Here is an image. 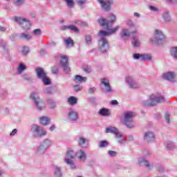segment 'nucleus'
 <instances>
[{"label": "nucleus", "instance_id": "nucleus-36", "mask_svg": "<svg viewBox=\"0 0 177 177\" xmlns=\"http://www.w3.org/2000/svg\"><path fill=\"white\" fill-rule=\"evenodd\" d=\"M64 1L66 2L68 8H74V0H64Z\"/></svg>", "mask_w": 177, "mask_h": 177}, {"label": "nucleus", "instance_id": "nucleus-33", "mask_svg": "<svg viewBox=\"0 0 177 177\" xmlns=\"http://www.w3.org/2000/svg\"><path fill=\"white\" fill-rule=\"evenodd\" d=\"M165 146L169 150H174V149H175V144H174V142L171 141H168L166 142Z\"/></svg>", "mask_w": 177, "mask_h": 177}, {"label": "nucleus", "instance_id": "nucleus-27", "mask_svg": "<svg viewBox=\"0 0 177 177\" xmlns=\"http://www.w3.org/2000/svg\"><path fill=\"white\" fill-rule=\"evenodd\" d=\"M87 78L86 77H82L80 75H77L75 77V82H85L86 81Z\"/></svg>", "mask_w": 177, "mask_h": 177}, {"label": "nucleus", "instance_id": "nucleus-12", "mask_svg": "<svg viewBox=\"0 0 177 177\" xmlns=\"http://www.w3.org/2000/svg\"><path fill=\"white\" fill-rule=\"evenodd\" d=\"M101 88L103 92H105L106 93H111V86H110V82L107 78L101 80Z\"/></svg>", "mask_w": 177, "mask_h": 177}, {"label": "nucleus", "instance_id": "nucleus-58", "mask_svg": "<svg viewBox=\"0 0 177 177\" xmlns=\"http://www.w3.org/2000/svg\"><path fill=\"white\" fill-rule=\"evenodd\" d=\"M0 31H6V28L0 26Z\"/></svg>", "mask_w": 177, "mask_h": 177}, {"label": "nucleus", "instance_id": "nucleus-45", "mask_svg": "<svg viewBox=\"0 0 177 177\" xmlns=\"http://www.w3.org/2000/svg\"><path fill=\"white\" fill-rule=\"evenodd\" d=\"M149 8L151 12H158V8L156 6H149Z\"/></svg>", "mask_w": 177, "mask_h": 177}, {"label": "nucleus", "instance_id": "nucleus-6", "mask_svg": "<svg viewBox=\"0 0 177 177\" xmlns=\"http://www.w3.org/2000/svg\"><path fill=\"white\" fill-rule=\"evenodd\" d=\"M52 140L49 139L45 140L37 147V154H44L52 146Z\"/></svg>", "mask_w": 177, "mask_h": 177}, {"label": "nucleus", "instance_id": "nucleus-16", "mask_svg": "<svg viewBox=\"0 0 177 177\" xmlns=\"http://www.w3.org/2000/svg\"><path fill=\"white\" fill-rule=\"evenodd\" d=\"M144 139L145 142H148V143H151V142H154L156 140V136L154 133L151 131H148L145 133Z\"/></svg>", "mask_w": 177, "mask_h": 177}, {"label": "nucleus", "instance_id": "nucleus-51", "mask_svg": "<svg viewBox=\"0 0 177 177\" xmlns=\"http://www.w3.org/2000/svg\"><path fill=\"white\" fill-rule=\"evenodd\" d=\"M133 59H142V55H140V54H134L133 55Z\"/></svg>", "mask_w": 177, "mask_h": 177}, {"label": "nucleus", "instance_id": "nucleus-3", "mask_svg": "<svg viewBox=\"0 0 177 177\" xmlns=\"http://www.w3.org/2000/svg\"><path fill=\"white\" fill-rule=\"evenodd\" d=\"M136 115L135 113L132 111L124 112L123 115L121 117L120 121L127 127V128H133L135 124L133 123V117Z\"/></svg>", "mask_w": 177, "mask_h": 177}, {"label": "nucleus", "instance_id": "nucleus-39", "mask_svg": "<svg viewBox=\"0 0 177 177\" xmlns=\"http://www.w3.org/2000/svg\"><path fill=\"white\" fill-rule=\"evenodd\" d=\"M33 35L35 37H38L39 35H41L42 34L41 29H35L32 31Z\"/></svg>", "mask_w": 177, "mask_h": 177}, {"label": "nucleus", "instance_id": "nucleus-4", "mask_svg": "<svg viewBox=\"0 0 177 177\" xmlns=\"http://www.w3.org/2000/svg\"><path fill=\"white\" fill-rule=\"evenodd\" d=\"M165 39V35L159 29H156L153 33V37L150 39L151 44H155L156 45H160L162 44Z\"/></svg>", "mask_w": 177, "mask_h": 177}, {"label": "nucleus", "instance_id": "nucleus-13", "mask_svg": "<svg viewBox=\"0 0 177 177\" xmlns=\"http://www.w3.org/2000/svg\"><path fill=\"white\" fill-rule=\"evenodd\" d=\"M60 64L65 73H70L71 69L70 67H68V57H67V56L64 55L61 57Z\"/></svg>", "mask_w": 177, "mask_h": 177}, {"label": "nucleus", "instance_id": "nucleus-30", "mask_svg": "<svg viewBox=\"0 0 177 177\" xmlns=\"http://www.w3.org/2000/svg\"><path fill=\"white\" fill-rule=\"evenodd\" d=\"M100 115H104V116H107V115H110V110L105 109V108H102L99 111Z\"/></svg>", "mask_w": 177, "mask_h": 177}, {"label": "nucleus", "instance_id": "nucleus-44", "mask_svg": "<svg viewBox=\"0 0 177 177\" xmlns=\"http://www.w3.org/2000/svg\"><path fill=\"white\" fill-rule=\"evenodd\" d=\"M107 145H109V142H107V141H101L99 143V147H106Z\"/></svg>", "mask_w": 177, "mask_h": 177}, {"label": "nucleus", "instance_id": "nucleus-46", "mask_svg": "<svg viewBox=\"0 0 177 177\" xmlns=\"http://www.w3.org/2000/svg\"><path fill=\"white\" fill-rule=\"evenodd\" d=\"M76 2L79 6H81L82 5H84L85 2H86V0H76Z\"/></svg>", "mask_w": 177, "mask_h": 177}, {"label": "nucleus", "instance_id": "nucleus-63", "mask_svg": "<svg viewBox=\"0 0 177 177\" xmlns=\"http://www.w3.org/2000/svg\"><path fill=\"white\" fill-rule=\"evenodd\" d=\"M82 26H86V24L85 23H82Z\"/></svg>", "mask_w": 177, "mask_h": 177}, {"label": "nucleus", "instance_id": "nucleus-23", "mask_svg": "<svg viewBox=\"0 0 177 177\" xmlns=\"http://www.w3.org/2000/svg\"><path fill=\"white\" fill-rule=\"evenodd\" d=\"M131 44L134 48H139L140 46V41L137 35L133 36Z\"/></svg>", "mask_w": 177, "mask_h": 177}, {"label": "nucleus", "instance_id": "nucleus-40", "mask_svg": "<svg viewBox=\"0 0 177 177\" xmlns=\"http://www.w3.org/2000/svg\"><path fill=\"white\" fill-rule=\"evenodd\" d=\"M26 0H14V3L17 6H20V5H23V3H24V1Z\"/></svg>", "mask_w": 177, "mask_h": 177}, {"label": "nucleus", "instance_id": "nucleus-2", "mask_svg": "<svg viewBox=\"0 0 177 177\" xmlns=\"http://www.w3.org/2000/svg\"><path fill=\"white\" fill-rule=\"evenodd\" d=\"M165 101L164 96L160 93H155L151 94L147 100L143 101L142 104L143 106H156L157 103H162Z\"/></svg>", "mask_w": 177, "mask_h": 177}, {"label": "nucleus", "instance_id": "nucleus-11", "mask_svg": "<svg viewBox=\"0 0 177 177\" xmlns=\"http://www.w3.org/2000/svg\"><path fill=\"white\" fill-rule=\"evenodd\" d=\"M97 2L100 3L102 9L108 12L111 9V5L114 3L113 0H97Z\"/></svg>", "mask_w": 177, "mask_h": 177}, {"label": "nucleus", "instance_id": "nucleus-47", "mask_svg": "<svg viewBox=\"0 0 177 177\" xmlns=\"http://www.w3.org/2000/svg\"><path fill=\"white\" fill-rule=\"evenodd\" d=\"M74 90L76 91V92H78L80 91H82V86H80V85H76L74 86Z\"/></svg>", "mask_w": 177, "mask_h": 177}, {"label": "nucleus", "instance_id": "nucleus-59", "mask_svg": "<svg viewBox=\"0 0 177 177\" xmlns=\"http://www.w3.org/2000/svg\"><path fill=\"white\" fill-rule=\"evenodd\" d=\"M134 16H135L136 17H140V14H139V13H138V12H135V13H134Z\"/></svg>", "mask_w": 177, "mask_h": 177}, {"label": "nucleus", "instance_id": "nucleus-55", "mask_svg": "<svg viewBox=\"0 0 177 177\" xmlns=\"http://www.w3.org/2000/svg\"><path fill=\"white\" fill-rule=\"evenodd\" d=\"M95 91H96L95 88H90L88 89V93H93L95 92Z\"/></svg>", "mask_w": 177, "mask_h": 177}, {"label": "nucleus", "instance_id": "nucleus-34", "mask_svg": "<svg viewBox=\"0 0 177 177\" xmlns=\"http://www.w3.org/2000/svg\"><path fill=\"white\" fill-rule=\"evenodd\" d=\"M163 20H165L166 22L171 21V17L169 16V12H165L162 15Z\"/></svg>", "mask_w": 177, "mask_h": 177}, {"label": "nucleus", "instance_id": "nucleus-32", "mask_svg": "<svg viewBox=\"0 0 177 177\" xmlns=\"http://www.w3.org/2000/svg\"><path fill=\"white\" fill-rule=\"evenodd\" d=\"M47 104L50 109H55V107H56V102L52 99L48 100Z\"/></svg>", "mask_w": 177, "mask_h": 177}, {"label": "nucleus", "instance_id": "nucleus-7", "mask_svg": "<svg viewBox=\"0 0 177 177\" xmlns=\"http://www.w3.org/2000/svg\"><path fill=\"white\" fill-rule=\"evenodd\" d=\"M37 77L41 80L44 85H50V79L46 76V73L41 68L36 69Z\"/></svg>", "mask_w": 177, "mask_h": 177}, {"label": "nucleus", "instance_id": "nucleus-20", "mask_svg": "<svg viewBox=\"0 0 177 177\" xmlns=\"http://www.w3.org/2000/svg\"><path fill=\"white\" fill-rule=\"evenodd\" d=\"M76 157L80 161H85L86 160V153L84 150H79L76 153Z\"/></svg>", "mask_w": 177, "mask_h": 177}, {"label": "nucleus", "instance_id": "nucleus-52", "mask_svg": "<svg viewBox=\"0 0 177 177\" xmlns=\"http://www.w3.org/2000/svg\"><path fill=\"white\" fill-rule=\"evenodd\" d=\"M165 118L166 122H167V124H169V113H166L165 115Z\"/></svg>", "mask_w": 177, "mask_h": 177}, {"label": "nucleus", "instance_id": "nucleus-21", "mask_svg": "<svg viewBox=\"0 0 177 177\" xmlns=\"http://www.w3.org/2000/svg\"><path fill=\"white\" fill-rule=\"evenodd\" d=\"M120 37L122 39H128L131 37V32L127 28H123L120 32Z\"/></svg>", "mask_w": 177, "mask_h": 177}, {"label": "nucleus", "instance_id": "nucleus-5", "mask_svg": "<svg viewBox=\"0 0 177 177\" xmlns=\"http://www.w3.org/2000/svg\"><path fill=\"white\" fill-rule=\"evenodd\" d=\"M105 132L106 133H113L115 135V138L118 139V142L122 145V143H124V137H122V134L118 131V129L114 127H107L105 130Z\"/></svg>", "mask_w": 177, "mask_h": 177}, {"label": "nucleus", "instance_id": "nucleus-41", "mask_svg": "<svg viewBox=\"0 0 177 177\" xmlns=\"http://www.w3.org/2000/svg\"><path fill=\"white\" fill-rule=\"evenodd\" d=\"M28 52H30V48L28 47H23L22 48V53L23 55H24L25 56L28 55Z\"/></svg>", "mask_w": 177, "mask_h": 177}, {"label": "nucleus", "instance_id": "nucleus-54", "mask_svg": "<svg viewBox=\"0 0 177 177\" xmlns=\"http://www.w3.org/2000/svg\"><path fill=\"white\" fill-rule=\"evenodd\" d=\"M111 104H112V106H117V104H118V101H117V100H112L111 102Z\"/></svg>", "mask_w": 177, "mask_h": 177}, {"label": "nucleus", "instance_id": "nucleus-42", "mask_svg": "<svg viewBox=\"0 0 177 177\" xmlns=\"http://www.w3.org/2000/svg\"><path fill=\"white\" fill-rule=\"evenodd\" d=\"M84 71H85V73H92V68H91V66L86 65L83 67Z\"/></svg>", "mask_w": 177, "mask_h": 177}, {"label": "nucleus", "instance_id": "nucleus-38", "mask_svg": "<svg viewBox=\"0 0 177 177\" xmlns=\"http://www.w3.org/2000/svg\"><path fill=\"white\" fill-rule=\"evenodd\" d=\"M141 60H151V55L148 54H142L141 55Z\"/></svg>", "mask_w": 177, "mask_h": 177}, {"label": "nucleus", "instance_id": "nucleus-61", "mask_svg": "<svg viewBox=\"0 0 177 177\" xmlns=\"http://www.w3.org/2000/svg\"><path fill=\"white\" fill-rule=\"evenodd\" d=\"M24 77L25 80H28L29 79L28 76H27L26 75H25L24 76Z\"/></svg>", "mask_w": 177, "mask_h": 177}, {"label": "nucleus", "instance_id": "nucleus-50", "mask_svg": "<svg viewBox=\"0 0 177 177\" xmlns=\"http://www.w3.org/2000/svg\"><path fill=\"white\" fill-rule=\"evenodd\" d=\"M58 71H59V68H57V67L55 66L54 68H52V73L53 74H57Z\"/></svg>", "mask_w": 177, "mask_h": 177}, {"label": "nucleus", "instance_id": "nucleus-29", "mask_svg": "<svg viewBox=\"0 0 177 177\" xmlns=\"http://www.w3.org/2000/svg\"><path fill=\"white\" fill-rule=\"evenodd\" d=\"M77 97L71 96L68 99V103L71 104V106H74V104H77Z\"/></svg>", "mask_w": 177, "mask_h": 177}, {"label": "nucleus", "instance_id": "nucleus-25", "mask_svg": "<svg viewBox=\"0 0 177 177\" xmlns=\"http://www.w3.org/2000/svg\"><path fill=\"white\" fill-rule=\"evenodd\" d=\"M50 122V119L46 116L40 118V124L41 125H48Z\"/></svg>", "mask_w": 177, "mask_h": 177}, {"label": "nucleus", "instance_id": "nucleus-8", "mask_svg": "<svg viewBox=\"0 0 177 177\" xmlns=\"http://www.w3.org/2000/svg\"><path fill=\"white\" fill-rule=\"evenodd\" d=\"M30 97L34 100L35 104L37 110H39L41 111V110L45 109V103H44V101H42V100L39 99V97L38 96V93H32L30 95Z\"/></svg>", "mask_w": 177, "mask_h": 177}, {"label": "nucleus", "instance_id": "nucleus-19", "mask_svg": "<svg viewBox=\"0 0 177 177\" xmlns=\"http://www.w3.org/2000/svg\"><path fill=\"white\" fill-rule=\"evenodd\" d=\"M68 118L71 121H77L78 120V113L74 110H71L68 113Z\"/></svg>", "mask_w": 177, "mask_h": 177}, {"label": "nucleus", "instance_id": "nucleus-15", "mask_svg": "<svg viewBox=\"0 0 177 177\" xmlns=\"http://www.w3.org/2000/svg\"><path fill=\"white\" fill-rule=\"evenodd\" d=\"M126 82L129 88H131L132 89H138V88L140 86L139 84L133 82L132 77L131 76H127L126 77Z\"/></svg>", "mask_w": 177, "mask_h": 177}, {"label": "nucleus", "instance_id": "nucleus-14", "mask_svg": "<svg viewBox=\"0 0 177 177\" xmlns=\"http://www.w3.org/2000/svg\"><path fill=\"white\" fill-rule=\"evenodd\" d=\"M32 131L37 133V136H44L46 135V131L44 130L42 128L37 124H33L32 126Z\"/></svg>", "mask_w": 177, "mask_h": 177}, {"label": "nucleus", "instance_id": "nucleus-57", "mask_svg": "<svg viewBox=\"0 0 177 177\" xmlns=\"http://www.w3.org/2000/svg\"><path fill=\"white\" fill-rule=\"evenodd\" d=\"M56 129V127L55 126V124H53L50 127V131H55V129Z\"/></svg>", "mask_w": 177, "mask_h": 177}, {"label": "nucleus", "instance_id": "nucleus-37", "mask_svg": "<svg viewBox=\"0 0 177 177\" xmlns=\"http://www.w3.org/2000/svg\"><path fill=\"white\" fill-rule=\"evenodd\" d=\"M171 55L174 56L175 58H177V47H172L171 48Z\"/></svg>", "mask_w": 177, "mask_h": 177}, {"label": "nucleus", "instance_id": "nucleus-17", "mask_svg": "<svg viewBox=\"0 0 177 177\" xmlns=\"http://www.w3.org/2000/svg\"><path fill=\"white\" fill-rule=\"evenodd\" d=\"M175 77H176V74L174 72H167L162 75V78H164V80H167L171 82H174Z\"/></svg>", "mask_w": 177, "mask_h": 177}, {"label": "nucleus", "instance_id": "nucleus-9", "mask_svg": "<svg viewBox=\"0 0 177 177\" xmlns=\"http://www.w3.org/2000/svg\"><path fill=\"white\" fill-rule=\"evenodd\" d=\"M14 20L18 23V24H19V26H21L24 30H30L31 24L30 23V21L27 20L26 18H23L21 17H15Z\"/></svg>", "mask_w": 177, "mask_h": 177}, {"label": "nucleus", "instance_id": "nucleus-49", "mask_svg": "<svg viewBox=\"0 0 177 177\" xmlns=\"http://www.w3.org/2000/svg\"><path fill=\"white\" fill-rule=\"evenodd\" d=\"M109 154L111 157H115V156H117V153L114 151H109Z\"/></svg>", "mask_w": 177, "mask_h": 177}, {"label": "nucleus", "instance_id": "nucleus-26", "mask_svg": "<svg viewBox=\"0 0 177 177\" xmlns=\"http://www.w3.org/2000/svg\"><path fill=\"white\" fill-rule=\"evenodd\" d=\"M64 42L66 48H73L74 46V41L71 38L65 39Z\"/></svg>", "mask_w": 177, "mask_h": 177}, {"label": "nucleus", "instance_id": "nucleus-43", "mask_svg": "<svg viewBox=\"0 0 177 177\" xmlns=\"http://www.w3.org/2000/svg\"><path fill=\"white\" fill-rule=\"evenodd\" d=\"M126 24L128 27H135V24H133V21L131 19L127 20Z\"/></svg>", "mask_w": 177, "mask_h": 177}, {"label": "nucleus", "instance_id": "nucleus-56", "mask_svg": "<svg viewBox=\"0 0 177 177\" xmlns=\"http://www.w3.org/2000/svg\"><path fill=\"white\" fill-rule=\"evenodd\" d=\"M44 93H52V89L51 88H46L44 90Z\"/></svg>", "mask_w": 177, "mask_h": 177}, {"label": "nucleus", "instance_id": "nucleus-18", "mask_svg": "<svg viewBox=\"0 0 177 177\" xmlns=\"http://www.w3.org/2000/svg\"><path fill=\"white\" fill-rule=\"evenodd\" d=\"M138 164L140 165H145L147 168H149V169H151V168H153V165L149 163V160H146L145 158H140L138 159Z\"/></svg>", "mask_w": 177, "mask_h": 177}, {"label": "nucleus", "instance_id": "nucleus-28", "mask_svg": "<svg viewBox=\"0 0 177 177\" xmlns=\"http://www.w3.org/2000/svg\"><path fill=\"white\" fill-rule=\"evenodd\" d=\"M68 28L69 30H71L72 31H74L75 32H78V28L74 26L73 25H70V26H62V30H67Z\"/></svg>", "mask_w": 177, "mask_h": 177}, {"label": "nucleus", "instance_id": "nucleus-60", "mask_svg": "<svg viewBox=\"0 0 177 177\" xmlns=\"http://www.w3.org/2000/svg\"><path fill=\"white\" fill-rule=\"evenodd\" d=\"M167 2L175 3L177 2V0H166Z\"/></svg>", "mask_w": 177, "mask_h": 177}, {"label": "nucleus", "instance_id": "nucleus-35", "mask_svg": "<svg viewBox=\"0 0 177 177\" xmlns=\"http://www.w3.org/2000/svg\"><path fill=\"white\" fill-rule=\"evenodd\" d=\"M26 65H24V64H23V63L19 64V67H18L19 74H21L23 73V71H24V70H26Z\"/></svg>", "mask_w": 177, "mask_h": 177}, {"label": "nucleus", "instance_id": "nucleus-48", "mask_svg": "<svg viewBox=\"0 0 177 177\" xmlns=\"http://www.w3.org/2000/svg\"><path fill=\"white\" fill-rule=\"evenodd\" d=\"M91 41H92V38L91 37V36L88 35L86 37V44H88V45L91 44Z\"/></svg>", "mask_w": 177, "mask_h": 177}, {"label": "nucleus", "instance_id": "nucleus-62", "mask_svg": "<svg viewBox=\"0 0 177 177\" xmlns=\"http://www.w3.org/2000/svg\"><path fill=\"white\" fill-rule=\"evenodd\" d=\"M3 172L2 171H0V176L2 175Z\"/></svg>", "mask_w": 177, "mask_h": 177}, {"label": "nucleus", "instance_id": "nucleus-1", "mask_svg": "<svg viewBox=\"0 0 177 177\" xmlns=\"http://www.w3.org/2000/svg\"><path fill=\"white\" fill-rule=\"evenodd\" d=\"M115 21V15L113 14H110L108 17V21L104 18H100L99 19V23L102 26L106 27L107 32L104 30H100L98 33V37H100V40L98 41V46L101 52H107L109 50V41L106 39V37L108 35H111V34H114V32H117L118 30H120V26H115L113 28H111L110 26L113 24Z\"/></svg>", "mask_w": 177, "mask_h": 177}, {"label": "nucleus", "instance_id": "nucleus-24", "mask_svg": "<svg viewBox=\"0 0 177 177\" xmlns=\"http://www.w3.org/2000/svg\"><path fill=\"white\" fill-rule=\"evenodd\" d=\"M53 169L55 177H62V171L60 169V167L57 166H53Z\"/></svg>", "mask_w": 177, "mask_h": 177}, {"label": "nucleus", "instance_id": "nucleus-10", "mask_svg": "<svg viewBox=\"0 0 177 177\" xmlns=\"http://www.w3.org/2000/svg\"><path fill=\"white\" fill-rule=\"evenodd\" d=\"M74 157V151H73L71 149H68L65 157V162L68 164L72 169H75V165L74 164L73 160Z\"/></svg>", "mask_w": 177, "mask_h": 177}, {"label": "nucleus", "instance_id": "nucleus-53", "mask_svg": "<svg viewBox=\"0 0 177 177\" xmlns=\"http://www.w3.org/2000/svg\"><path fill=\"white\" fill-rule=\"evenodd\" d=\"M17 133V129H15L12 130V131L10 133V136H15Z\"/></svg>", "mask_w": 177, "mask_h": 177}, {"label": "nucleus", "instance_id": "nucleus-22", "mask_svg": "<svg viewBox=\"0 0 177 177\" xmlns=\"http://www.w3.org/2000/svg\"><path fill=\"white\" fill-rule=\"evenodd\" d=\"M79 145L81 146V147H83V149H85L88 147V140L85 139L84 137H80L79 138Z\"/></svg>", "mask_w": 177, "mask_h": 177}, {"label": "nucleus", "instance_id": "nucleus-31", "mask_svg": "<svg viewBox=\"0 0 177 177\" xmlns=\"http://www.w3.org/2000/svg\"><path fill=\"white\" fill-rule=\"evenodd\" d=\"M20 38L21 39H26V41H28V39H31L32 38V35L27 34V33H21L19 35Z\"/></svg>", "mask_w": 177, "mask_h": 177}]
</instances>
